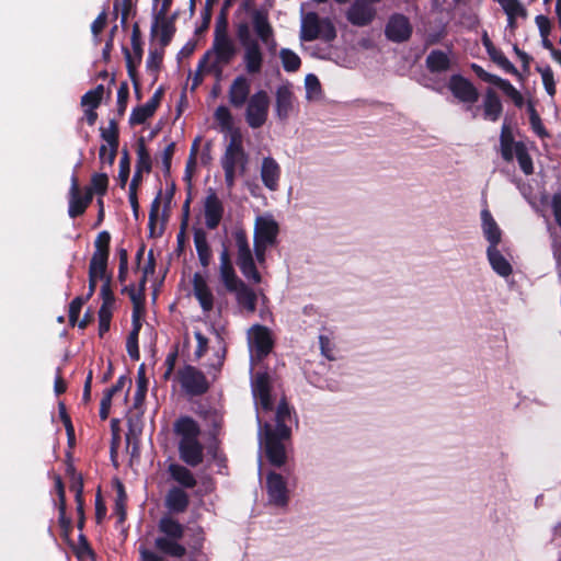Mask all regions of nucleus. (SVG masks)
Masks as SVG:
<instances>
[{"mask_svg":"<svg viewBox=\"0 0 561 561\" xmlns=\"http://www.w3.org/2000/svg\"><path fill=\"white\" fill-rule=\"evenodd\" d=\"M174 433L180 436V459L190 467H197L204 461V446L198 440L201 427L191 416H180L173 424Z\"/></svg>","mask_w":561,"mask_h":561,"instance_id":"f257e3e1","label":"nucleus"},{"mask_svg":"<svg viewBox=\"0 0 561 561\" xmlns=\"http://www.w3.org/2000/svg\"><path fill=\"white\" fill-rule=\"evenodd\" d=\"M158 531L162 536L154 539V548L162 554L181 559L186 556L187 548L180 542L185 527L170 515H163L158 522Z\"/></svg>","mask_w":561,"mask_h":561,"instance_id":"f03ea898","label":"nucleus"},{"mask_svg":"<svg viewBox=\"0 0 561 561\" xmlns=\"http://www.w3.org/2000/svg\"><path fill=\"white\" fill-rule=\"evenodd\" d=\"M238 46L229 36L214 37L209 49L198 60V69L220 77L225 67L229 66L238 55Z\"/></svg>","mask_w":561,"mask_h":561,"instance_id":"7ed1b4c3","label":"nucleus"},{"mask_svg":"<svg viewBox=\"0 0 561 561\" xmlns=\"http://www.w3.org/2000/svg\"><path fill=\"white\" fill-rule=\"evenodd\" d=\"M236 34L243 47L242 61L248 75H259L264 64V54L257 39L251 37L250 25L243 21L236 25Z\"/></svg>","mask_w":561,"mask_h":561,"instance_id":"20e7f679","label":"nucleus"},{"mask_svg":"<svg viewBox=\"0 0 561 561\" xmlns=\"http://www.w3.org/2000/svg\"><path fill=\"white\" fill-rule=\"evenodd\" d=\"M336 37V30L328 18L320 19L316 12H308L301 22L300 39L312 42L318 38L329 43Z\"/></svg>","mask_w":561,"mask_h":561,"instance_id":"39448f33","label":"nucleus"},{"mask_svg":"<svg viewBox=\"0 0 561 561\" xmlns=\"http://www.w3.org/2000/svg\"><path fill=\"white\" fill-rule=\"evenodd\" d=\"M176 377L184 392L191 397L203 396L210 388L206 375L193 365H184L178 370Z\"/></svg>","mask_w":561,"mask_h":561,"instance_id":"423d86ee","label":"nucleus"},{"mask_svg":"<svg viewBox=\"0 0 561 561\" xmlns=\"http://www.w3.org/2000/svg\"><path fill=\"white\" fill-rule=\"evenodd\" d=\"M270 110V96L265 90H259L253 93L247 104L245 122L248 125L257 129L267 121Z\"/></svg>","mask_w":561,"mask_h":561,"instance_id":"0eeeda50","label":"nucleus"},{"mask_svg":"<svg viewBox=\"0 0 561 561\" xmlns=\"http://www.w3.org/2000/svg\"><path fill=\"white\" fill-rule=\"evenodd\" d=\"M179 16L178 12L169 14V11H152V24L150 28L151 38L159 35V43L162 48L167 47L176 31L175 21Z\"/></svg>","mask_w":561,"mask_h":561,"instance_id":"6e6552de","label":"nucleus"},{"mask_svg":"<svg viewBox=\"0 0 561 561\" xmlns=\"http://www.w3.org/2000/svg\"><path fill=\"white\" fill-rule=\"evenodd\" d=\"M68 199V215L70 218L73 219L79 216H82L93 199L91 191H84V193L82 194V190L80 187L79 179L76 172H73L71 176Z\"/></svg>","mask_w":561,"mask_h":561,"instance_id":"1a4fd4ad","label":"nucleus"},{"mask_svg":"<svg viewBox=\"0 0 561 561\" xmlns=\"http://www.w3.org/2000/svg\"><path fill=\"white\" fill-rule=\"evenodd\" d=\"M447 87L459 102L469 104L467 110H471V105L479 100L480 94L478 89L469 79L461 75H453L449 78Z\"/></svg>","mask_w":561,"mask_h":561,"instance_id":"9d476101","label":"nucleus"},{"mask_svg":"<svg viewBox=\"0 0 561 561\" xmlns=\"http://www.w3.org/2000/svg\"><path fill=\"white\" fill-rule=\"evenodd\" d=\"M413 33L410 20L402 13H393L385 27L386 37L392 43L408 42Z\"/></svg>","mask_w":561,"mask_h":561,"instance_id":"9b49d317","label":"nucleus"},{"mask_svg":"<svg viewBox=\"0 0 561 561\" xmlns=\"http://www.w3.org/2000/svg\"><path fill=\"white\" fill-rule=\"evenodd\" d=\"M252 25L257 38L267 46L270 53L276 50L274 30L268 21V13L264 10L254 9L251 14Z\"/></svg>","mask_w":561,"mask_h":561,"instance_id":"f8f14e48","label":"nucleus"},{"mask_svg":"<svg viewBox=\"0 0 561 561\" xmlns=\"http://www.w3.org/2000/svg\"><path fill=\"white\" fill-rule=\"evenodd\" d=\"M250 344L259 360L265 358L274 347L271 330L262 324H254L250 330Z\"/></svg>","mask_w":561,"mask_h":561,"instance_id":"ddd939ff","label":"nucleus"},{"mask_svg":"<svg viewBox=\"0 0 561 561\" xmlns=\"http://www.w3.org/2000/svg\"><path fill=\"white\" fill-rule=\"evenodd\" d=\"M373 4L368 0H354L346 12L347 21L359 27L369 25L376 16Z\"/></svg>","mask_w":561,"mask_h":561,"instance_id":"4468645a","label":"nucleus"},{"mask_svg":"<svg viewBox=\"0 0 561 561\" xmlns=\"http://www.w3.org/2000/svg\"><path fill=\"white\" fill-rule=\"evenodd\" d=\"M224 205L217 194L210 190L204 201L205 225L209 230H215L224 216Z\"/></svg>","mask_w":561,"mask_h":561,"instance_id":"2eb2a0df","label":"nucleus"},{"mask_svg":"<svg viewBox=\"0 0 561 561\" xmlns=\"http://www.w3.org/2000/svg\"><path fill=\"white\" fill-rule=\"evenodd\" d=\"M251 83L244 76L240 75L233 79L228 90V99L231 106L241 108L250 99Z\"/></svg>","mask_w":561,"mask_h":561,"instance_id":"dca6fc26","label":"nucleus"},{"mask_svg":"<svg viewBox=\"0 0 561 561\" xmlns=\"http://www.w3.org/2000/svg\"><path fill=\"white\" fill-rule=\"evenodd\" d=\"M266 488L270 501L277 506H284L288 502L287 486L282 474L270 472L266 477Z\"/></svg>","mask_w":561,"mask_h":561,"instance_id":"f3484780","label":"nucleus"},{"mask_svg":"<svg viewBox=\"0 0 561 561\" xmlns=\"http://www.w3.org/2000/svg\"><path fill=\"white\" fill-rule=\"evenodd\" d=\"M133 53L129 51L127 47H123V53L126 60V68L128 77L133 82L134 90L139 89V76L137 71V67L141 64L142 60V41L131 42Z\"/></svg>","mask_w":561,"mask_h":561,"instance_id":"a211bd4d","label":"nucleus"},{"mask_svg":"<svg viewBox=\"0 0 561 561\" xmlns=\"http://www.w3.org/2000/svg\"><path fill=\"white\" fill-rule=\"evenodd\" d=\"M279 228L274 219L259 217L255 222L254 243L273 245L276 242Z\"/></svg>","mask_w":561,"mask_h":561,"instance_id":"6ab92c4d","label":"nucleus"},{"mask_svg":"<svg viewBox=\"0 0 561 561\" xmlns=\"http://www.w3.org/2000/svg\"><path fill=\"white\" fill-rule=\"evenodd\" d=\"M275 98L276 117L282 122H286L294 110L295 95L289 87L279 85L276 90Z\"/></svg>","mask_w":561,"mask_h":561,"instance_id":"aec40b11","label":"nucleus"},{"mask_svg":"<svg viewBox=\"0 0 561 561\" xmlns=\"http://www.w3.org/2000/svg\"><path fill=\"white\" fill-rule=\"evenodd\" d=\"M483 46L486 49V53L491 60L495 62L499 67H501L505 72L513 75L518 78V80H523L522 73L517 70V68L507 59L504 53L501 49H497L492 41L485 34L482 38Z\"/></svg>","mask_w":561,"mask_h":561,"instance_id":"412c9836","label":"nucleus"},{"mask_svg":"<svg viewBox=\"0 0 561 561\" xmlns=\"http://www.w3.org/2000/svg\"><path fill=\"white\" fill-rule=\"evenodd\" d=\"M280 178V167L272 157H265L261 167V180L264 186L271 191L278 188Z\"/></svg>","mask_w":561,"mask_h":561,"instance_id":"4be33fe9","label":"nucleus"},{"mask_svg":"<svg viewBox=\"0 0 561 561\" xmlns=\"http://www.w3.org/2000/svg\"><path fill=\"white\" fill-rule=\"evenodd\" d=\"M193 290L202 309L205 312L211 311L214 308V295L209 289L206 279L199 273H195L193 276Z\"/></svg>","mask_w":561,"mask_h":561,"instance_id":"5701e85b","label":"nucleus"},{"mask_svg":"<svg viewBox=\"0 0 561 561\" xmlns=\"http://www.w3.org/2000/svg\"><path fill=\"white\" fill-rule=\"evenodd\" d=\"M220 279L224 283L227 290L237 289L236 286L241 282V279L237 276L236 271L233 268L230 253L227 248L220 253Z\"/></svg>","mask_w":561,"mask_h":561,"instance_id":"b1692460","label":"nucleus"},{"mask_svg":"<svg viewBox=\"0 0 561 561\" xmlns=\"http://www.w3.org/2000/svg\"><path fill=\"white\" fill-rule=\"evenodd\" d=\"M164 504L170 513L182 514L190 505V496L182 488L172 486L165 495Z\"/></svg>","mask_w":561,"mask_h":561,"instance_id":"393cba45","label":"nucleus"},{"mask_svg":"<svg viewBox=\"0 0 561 561\" xmlns=\"http://www.w3.org/2000/svg\"><path fill=\"white\" fill-rule=\"evenodd\" d=\"M483 118L490 122H496L502 115V101L492 88H488L483 98Z\"/></svg>","mask_w":561,"mask_h":561,"instance_id":"a878e982","label":"nucleus"},{"mask_svg":"<svg viewBox=\"0 0 561 561\" xmlns=\"http://www.w3.org/2000/svg\"><path fill=\"white\" fill-rule=\"evenodd\" d=\"M481 221L483 236L489 242V247H497L502 240V230L489 209H482Z\"/></svg>","mask_w":561,"mask_h":561,"instance_id":"bb28decb","label":"nucleus"},{"mask_svg":"<svg viewBox=\"0 0 561 561\" xmlns=\"http://www.w3.org/2000/svg\"><path fill=\"white\" fill-rule=\"evenodd\" d=\"M111 239V233L107 230L98 233L94 240V252L90 262L98 263L99 265L108 264Z\"/></svg>","mask_w":561,"mask_h":561,"instance_id":"cd10ccee","label":"nucleus"},{"mask_svg":"<svg viewBox=\"0 0 561 561\" xmlns=\"http://www.w3.org/2000/svg\"><path fill=\"white\" fill-rule=\"evenodd\" d=\"M265 456L272 466L282 467L286 461L284 444L276 437H265Z\"/></svg>","mask_w":561,"mask_h":561,"instance_id":"c85d7f7f","label":"nucleus"},{"mask_svg":"<svg viewBox=\"0 0 561 561\" xmlns=\"http://www.w3.org/2000/svg\"><path fill=\"white\" fill-rule=\"evenodd\" d=\"M486 256L492 270L502 277L512 274L513 268L510 262L504 257L497 247H488Z\"/></svg>","mask_w":561,"mask_h":561,"instance_id":"c756f323","label":"nucleus"},{"mask_svg":"<svg viewBox=\"0 0 561 561\" xmlns=\"http://www.w3.org/2000/svg\"><path fill=\"white\" fill-rule=\"evenodd\" d=\"M193 234L199 263L203 267H207L211 261V249L207 241V233L203 228H194Z\"/></svg>","mask_w":561,"mask_h":561,"instance_id":"7c9ffc66","label":"nucleus"},{"mask_svg":"<svg viewBox=\"0 0 561 561\" xmlns=\"http://www.w3.org/2000/svg\"><path fill=\"white\" fill-rule=\"evenodd\" d=\"M515 141L514 134L511 125L504 121L501 127L500 134V147H501V156L503 160L511 162L514 159L515 152Z\"/></svg>","mask_w":561,"mask_h":561,"instance_id":"2f4dec72","label":"nucleus"},{"mask_svg":"<svg viewBox=\"0 0 561 561\" xmlns=\"http://www.w3.org/2000/svg\"><path fill=\"white\" fill-rule=\"evenodd\" d=\"M237 289L229 290L236 293L237 302L248 312L253 313L256 310L257 297L253 289L245 285L242 280L236 286Z\"/></svg>","mask_w":561,"mask_h":561,"instance_id":"473e14b6","label":"nucleus"},{"mask_svg":"<svg viewBox=\"0 0 561 561\" xmlns=\"http://www.w3.org/2000/svg\"><path fill=\"white\" fill-rule=\"evenodd\" d=\"M168 472L174 481L185 489H193L197 484L193 472L185 466L171 463L168 468Z\"/></svg>","mask_w":561,"mask_h":561,"instance_id":"72a5a7b5","label":"nucleus"},{"mask_svg":"<svg viewBox=\"0 0 561 561\" xmlns=\"http://www.w3.org/2000/svg\"><path fill=\"white\" fill-rule=\"evenodd\" d=\"M425 65L430 72L440 73L450 68V59L443 50L434 49L427 55Z\"/></svg>","mask_w":561,"mask_h":561,"instance_id":"f704fd0d","label":"nucleus"},{"mask_svg":"<svg viewBox=\"0 0 561 561\" xmlns=\"http://www.w3.org/2000/svg\"><path fill=\"white\" fill-rule=\"evenodd\" d=\"M248 161L249 158L247 152L239 154V152L225 151L220 163L222 169L239 170V174L243 175L247 171Z\"/></svg>","mask_w":561,"mask_h":561,"instance_id":"c9c22d12","label":"nucleus"},{"mask_svg":"<svg viewBox=\"0 0 561 561\" xmlns=\"http://www.w3.org/2000/svg\"><path fill=\"white\" fill-rule=\"evenodd\" d=\"M100 136L108 146V157L106 162L108 165H113L119 147V131L101 127Z\"/></svg>","mask_w":561,"mask_h":561,"instance_id":"e433bc0d","label":"nucleus"},{"mask_svg":"<svg viewBox=\"0 0 561 561\" xmlns=\"http://www.w3.org/2000/svg\"><path fill=\"white\" fill-rule=\"evenodd\" d=\"M161 198H162V190L160 188L157 196L153 198L150 205L149 210V219H148V229H149V237L150 238H157L160 237L163 233V227L159 231H157V221L161 205Z\"/></svg>","mask_w":561,"mask_h":561,"instance_id":"4c0bfd02","label":"nucleus"},{"mask_svg":"<svg viewBox=\"0 0 561 561\" xmlns=\"http://www.w3.org/2000/svg\"><path fill=\"white\" fill-rule=\"evenodd\" d=\"M536 25L538 26L539 34L541 36V45L545 49L549 50L550 54L557 50L552 42L549 38L551 32V22L548 16L539 14L535 18Z\"/></svg>","mask_w":561,"mask_h":561,"instance_id":"58836bf2","label":"nucleus"},{"mask_svg":"<svg viewBox=\"0 0 561 561\" xmlns=\"http://www.w3.org/2000/svg\"><path fill=\"white\" fill-rule=\"evenodd\" d=\"M137 161H136V170H140V172L149 173L152 169V161L150 153L146 147V142L144 137H140L137 141Z\"/></svg>","mask_w":561,"mask_h":561,"instance_id":"ea45409f","label":"nucleus"},{"mask_svg":"<svg viewBox=\"0 0 561 561\" xmlns=\"http://www.w3.org/2000/svg\"><path fill=\"white\" fill-rule=\"evenodd\" d=\"M514 156L517 159L520 170L526 174L530 175L534 173V164L530 154L528 153L527 147L523 141L515 144Z\"/></svg>","mask_w":561,"mask_h":561,"instance_id":"a19ab883","label":"nucleus"},{"mask_svg":"<svg viewBox=\"0 0 561 561\" xmlns=\"http://www.w3.org/2000/svg\"><path fill=\"white\" fill-rule=\"evenodd\" d=\"M104 93V85L98 84L94 89L89 90L81 96V105L83 107L98 108L102 103Z\"/></svg>","mask_w":561,"mask_h":561,"instance_id":"79ce46f5","label":"nucleus"},{"mask_svg":"<svg viewBox=\"0 0 561 561\" xmlns=\"http://www.w3.org/2000/svg\"><path fill=\"white\" fill-rule=\"evenodd\" d=\"M73 550L75 556L79 560H84L87 558L95 559V552L89 543L85 535L80 534L78 537V545L76 546L71 540L68 542Z\"/></svg>","mask_w":561,"mask_h":561,"instance_id":"37998d69","label":"nucleus"},{"mask_svg":"<svg viewBox=\"0 0 561 561\" xmlns=\"http://www.w3.org/2000/svg\"><path fill=\"white\" fill-rule=\"evenodd\" d=\"M67 476L70 478L69 489L75 493V501H83V479L80 473H77L72 465H68L66 469Z\"/></svg>","mask_w":561,"mask_h":561,"instance_id":"c03bdc74","label":"nucleus"},{"mask_svg":"<svg viewBox=\"0 0 561 561\" xmlns=\"http://www.w3.org/2000/svg\"><path fill=\"white\" fill-rule=\"evenodd\" d=\"M233 238L238 248L237 262L247 261L248 259L253 257L245 231L242 229L236 230Z\"/></svg>","mask_w":561,"mask_h":561,"instance_id":"a18cd8bd","label":"nucleus"},{"mask_svg":"<svg viewBox=\"0 0 561 561\" xmlns=\"http://www.w3.org/2000/svg\"><path fill=\"white\" fill-rule=\"evenodd\" d=\"M279 58L285 71L296 72L301 67L300 57L289 48H282L279 51Z\"/></svg>","mask_w":561,"mask_h":561,"instance_id":"49530a36","label":"nucleus"},{"mask_svg":"<svg viewBox=\"0 0 561 561\" xmlns=\"http://www.w3.org/2000/svg\"><path fill=\"white\" fill-rule=\"evenodd\" d=\"M208 455L211 457V460L218 467V473L224 474V470L228 468V458L226 454L221 450L219 446V442L215 440L213 444L208 446Z\"/></svg>","mask_w":561,"mask_h":561,"instance_id":"de8ad7c7","label":"nucleus"},{"mask_svg":"<svg viewBox=\"0 0 561 561\" xmlns=\"http://www.w3.org/2000/svg\"><path fill=\"white\" fill-rule=\"evenodd\" d=\"M497 88L512 100L516 107L522 108L525 105L523 94L507 79H502Z\"/></svg>","mask_w":561,"mask_h":561,"instance_id":"09e8293b","label":"nucleus"},{"mask_svg":"<svg viewBox=\"0 0 561 561\" xmlns=\"http://www.w3.org/2000/svg\"><path fill=\"white\" fill-rule=\"evenodd\" d=\"M163 56H164V48L161 47L160 50L158 49H151L149 51L147 61H146V68L149 72L153 75V80L156 81L158 78V73L161 69L162 62H163Z\"/></svg>","mask_w":561,"mask_h":561,"instance_id":"8fccbe9b","label":"nucleus"},{"mask_svg":"<svg viewBox=\"0 0 561 561\" xmlns=\"http://www.w3.org/2000/svg\"><path fill=\"white\" fill-rule=\"evenodd\" d=\"M137 389L134 397V405L137 408L139 404H141L145 401L147 390H148V379L145 374V366L141 365L138 368L137 373Z\"/></svg>","mask_w":561,"mask_h":561,"instance_id":"3c124183","label":"nucleus"},{"mask_svg":"<svg viewBox=\"0 0 561 561\" xmlns=\"http://www.w3.org/2000/svg\"><path fill=\"white\" fill-rule=\"evenodd\" d=\"M205 531L203 527L196 526L193 528H190V540H188V548L193 554H197L202 552L205 543Z\"/></svg>","mask_w":561,"mask_h":561,"instance_id":"603ef678","label":"nucleus"},{"mask_svg":"<svg viewBox=\"0 0 561 561\" xmlns=\"http://www.w3.org/2000/svg\"><path fill=\"white\" fill-rule=\"evenodd\" d=\"M108 188V176L106 173H94L91 176V183L84 191H91L92 195L96 194L103 196L106 194Z\"/></svg>","mask_w":561,"mask_h":561,"instance_id":"864d4df0","label":"nucleus"},{"mask_svg":"<svg viewBox=\"0 0 561 561\" xmlns=\"http://www.w3.org/2000/svg\"><path fill=\"white\" fill-rule=\"evenodd\" d=\"M156 111L151 108L147 103L144 105L136 106L133 108L131 114L129 116V124L141 125L146 123V121L154 115Z\"/></svg>","mask_w":561,"mask_h":561,"instance_id":"5fc2aeb1","label":"nucleus"},{"mask_svg":"<svg viewBox=\"0 0 561 561\" xmlns=\"http://www.w3.org/2000/svg\"><path fill=\"white\" fill-rule=\"evenodd\" d=\"M89 290L87 294V298H91L96 288L98 280L104 276V264L99 265L98 263L90 262L89 263Z\"/></svg>","mask_w":561,"mask_h":561,"instance_id":"6e6d98bb","label":"nucleus"},{"mask_svg":"<svg viewBox=\"0 0 561 561\" xmlns=\"http://www.w3.org/2000/svg\"><path fill=\"white\" fill-rule=\"evenodd\" d=\"M117 495L115 500V506L114 512L118 516L119 523H123L126 519V502H127V494L125 492V488L123 483L117 480Z\"/></svg>","mask_w":561,"mask_h":561,"instance_id":"4d7b16f0","label":"nucleus"},{"mask_svg":"<svg viewBox=\"0 0 561 561\" xmlns=\"http://www.w3.org/2000/svg\"><path fill=\"white\" fill-rule=\"evenodd\" d=\"M237 265L239 266L244 277H247L250 280H253L256 284L261 282L262 277L256 268L253 257L248 259L247 261L244 260L237 262Z\"/></svg>","mask_w":561,"mask_h":561,"instance_id":"13d9d810","label":"nucleus"},{"mask_svg":"<svg viewBox=\"0 0 561 561\" xmlns=\"http://www.w3.org/2000/svg\"><path fill=\"white\" fill-rule=\"evenodd\" d=\"M536 70L541 75L542 84L545 87L546 92L553 98L557 93L556 82L553 77V71L550 66L545 68L536 67Z\"/></svg>","mask_w":561,"mask_h":561,"instance_id":"bf43d9fd","label":"nucleus"},{"mask_svg":"<svg viewBox=\"0 0 561 561\" xmlns=\"http://www.w3.org/2000/svg\"><path fill=\"white\" fill-rule=\"evenodd\" d=\"M90 299L91 298H87V295L84 297L77 296L76 298L72 299V301L69 305V312H68L69 324L71 327H75L77 324L82 306Z\"/></svg>","mask_w":561,"mask_h":561,"instance_id":"052dcab7","label":"nucleus"},{"mask_svg":"<svg viewBox=\"0 0 561 561\" xmlns=\"http://www.w3.org/2000/svg\"><path fill=\"white\" fill-rule=\"evenodd\" d=\"M130 173V158L127 149L122 151V157L119 160V170H118V181L119 186L124 188L127 184L128 178Z\"/></svg>","mask_w":561,"mask_h":561,"instance_id":"680f3d73","label":"nucleus"},{"mask_svg":"<svg viewBox=\"0 0 561 561\" xmlns=\"http://www.w3.org/2000/svg\"><path fill=\"white\" fill-rule=\"evenodd\" d=\"M254 396L271 392V381L267 373H257L252 383Z\"/></svg>","mask_w":561,"mask_h":561,"instance_id":"e2e57ef3","label":"nucleus"},{"mask_svg":"<svg viewBox=\"0 0 561 561\" xmlns=\"http://www.w3.org/2000/svg\"><path fill=\"white\" fill-rule=\"evenodd\" d=\"M67 506L58 507L59 517H58V524L61 529V536L67 542H70V535L72 533V520L70 517L67 516Z\"/></svg>","mask_w":561,"mask_h":561,"instance_id":"0e129e2a","label":"nucleus"},{"mask_svg":"<svg viewBox=\"0 0 561 561\" xmlns=\"http://www.w3.org/2000/svg\"><path fill=\"white\" fill-rule=\"evenodd\" d=\"M100 298L102 300L100 309L114 310L116 298L113 291V286L102 284L100 288Z\"/></svg>","mask_w":561,"mask_h":561,"instance_id":"69168bd1","label":"nucleus"},{"mask_svg":"<svg viewBox=\"0 0 561 561\" xmlns=\"http://www.w3.org/2000/svg\"><path fill=\"white\" fill-rule=\"evenodd\" d=\"M100 298L102 300L100 309L114 310L116 298L113 291V286L102 284L100 288Z\"/></svg>","mask_w":561,"mask_h":561,"instance_id":"338daca9","label":"nucleus"},{"mask_svg":"<svg viewBox=\"0 0 561 561\" xmlns=\"http://www.w3.org/2000/svg\"><path fill=\"white\" fill-rule=\"evenodd\" d=\"M129 99V87L126 81L121 82L119 88L117 90V115L118 117H123Z\"/></svg>","mask_w":561,"mask_h":561,"instance_id":"774afa93","label":"nucleus"}]
</instances>
